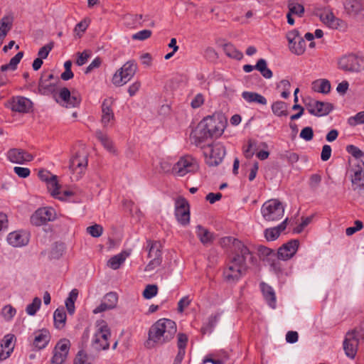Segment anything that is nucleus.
<instances>
[{
  "label": "nucleus",
  "instance_id": "f257e3e1",
  "mask_svg": "<svg viewBox=\"0 0 364 364\" xmlns=\"http://www.w3.org/2000/svg\"><path fill=\"white\" fill-rule=\"evenodd\" d=\"M176 331V324L173 321L161 318L151 326L146 345L148 348L161 346L170 341L174 337Z\"/></svg>",
  "mask_w": 364,
  "mask_h": 364
},
{
  "label": "nucleus",
  "instance_id": "f03ea898",
  "mask_svg": "<svg viewBox=\"0 0 364 364\" xmlns=\"http://www.w3.org/2000/svg\"><path fill=\"white\" fill-rule=\"evenodd\" d=\"M248 258H252V253L250 250L246 254H234L223 272L225 280L230 283H235L244 277L248 268L247 264Z\"/></svg>",
  "mask_w": 364,
  "mask_h": 364
},
{
  "label": "nucleus",
  "instance_id": "7ed1b4c3",
  "mask_svg": "<svg viewBox=\"0 0 364 364\" xmlns=\"http://www.w3.org/2000/svg\"><path fill=\"white\" fill-rule=\"evenodd\" d=\"M348 174L353 191L360 192L364 189V161L362 160L350 161Z\"/></svg>",
  "mask_w": 364,
  "mask_h": 364
},
{
  "label": "nucleus",
  "instance_id": "20e7f679",
  "mask_svg": "<svg viewBox=\"0 0 364 364\" xmlns=\"http://www.w3.org/2000/svg\"><path fill=\"white\" fill-rule=\"evenodd\" d=\"M136 70L137 64L136 62L133 60H129L116 71L112 77V82L115 86H123L132 80Z\"/></svg>",
  "mask_w": 364,
  "mask_h": 364
},
{
  "label": "nucleus",
  "instance_id": "39448f33",
  "mask_svg": "<svg viewBox=\"0 0 364 364\" xmlns=\"http://www.w3.org/2000/svg\"><path fill=\"white\" fill-rule=\"evenodd\" d=\"M338 66L345 72L358 73L364 70V58L352 53L346 55L338 60Z\"/></svg>",
  "mask_w": 364,
  "mask_h": 364
},
{
  "label": "nucleus",
  "instance_id": "423d86ee",
  "mask_svg": "<svg viewBox=\"0 0 364 364\" xmlns=\"http://www.w3.org/2000/svg\"><path fill=\"white\" fill-rule=\"evenodd\" d=\"M110 331L107 323L104 320L96 322V332L92 338V346L98 350H106L109 348L108 339L110 337Z\"/></svg>",
  "mask_w": 364,
  "mask_h": 364
},
{
  "label": "nucleus",
  "instance_id": "0eeeda50",
  "mask_svg": "<svg viewBox=\"0 0 364 364\" xmlns=\"http://www.w3.org/2000/svg\"><path fill=\"white\" fill-rule=\"evenodd\" d=\"M261 213L267 221L280 220L284 213V208L282 203L277 199L266 201L261 208Z\"/></svg>",
  "mask_w": 364,
  "mask_h": 364
},
{
  "label": "nucleus",
  "instance_id": "6e6552de",
  "mask_svg": "<svg viewBox=\"0 0 364 364\" xmlns=\"http://www.w3.org/2000/svg\"><path fill=\"white\" fill-rule=\"evenodd\" d=\"M200 123L211 137L220 136L224 132L225 123L219 116H208Z\"/></svg>",
  "mask_w": 364,
  "mask_h": 364
},
{
  "label": "nucleus",
  "instance_id": "1a4fd4ad",
  "mask_svg": "<svg viewBox=\"0 0 364 364\" xmlns=\"http://www.w3.org/2000/svg\"><path fill=\"white\" fill-rule=\"evenodd\" d=\"M198 168L196 160L187 155L180 158L173 165V173L178 176H184L188 173L195 172Z\"/></svg>",
  "mask_w": 364,
  "mask_h": 364
},
{
  "label": "nucleus",
  "instance_id": "9d476101",
  "mask_svg": "<svg viewBox=\"0 0 364 364\" xmlns=\"http://www.w3.org/2000/svg\"><path fill=\"white\" fill-rule=\"evenodd\" d=\"M57 213L51 207L38 208L31 217V222L36 226H41L49 221H53Z\"/></svg>",
  "mask_w": 364,
  "mask_h": 364
},
{
  "label": "nucleus",
  "instance_id": "9b49d317",
  "mask_svg": "<svg viewBox=\"0 0 364 364\" xmlns=\"http://www.w3.org/2000/svg\"><path fill=\"white\" fill-rule=\"evenodd\" d=\"M56 102L63 107L72 108L79 106L81 97L79 93L74 91L70 92L68 88L63 87L60 90Z\"/></svg>",
  "mask_w": 364,
  "mask_h": 364
},
{
  "label": "nucleus",
  "instance_id": "f8f14e48",
  "mask_svg": "<svg viewBox=\"0 0 364 364\" xmlns=\"http://www.w3.org/2000/svg\"><path fill=\"white\" fill-rule=\"evenodd\" d=\"M343 6L348 17L356 21L364 18V1L363 0H346Z\"/></svg>",
  "mask_w": 364,
  "mask_h": 364
},
{
  "label": "nucleus",
  "instance_id": "ddd939ff",
  "mask_svg": "<svg viewBox=\"0 0 364 364\" xmlns=\"http://www.w3.org/2000/svg\"><path fill=\"white\" fill-rule=\"evenodd\" d=\"M70 350V341L67 339L60 340L53 350L50 364H64Z\"/></svg>",
  "mask_w": 364,
  "mask_h": 364
},
{
  "label": "nucleus",
  "instance_id": "4468645a",
  "mask_svg": "<svg viewBox=\"0 0 364 364\" xmlns=\"http://www.w3.org/2000/svg\"><path fill=\"white\" fill-rule=\"evenodd\" d=\"M50 334L48 329L41 328L35 331L29 337L33 346L38 349H44L50 341Z\"/></svg>",
  "mask_w": 364,
  "mask_h": 364
},
{
  "label": "nucleus",
  "instance_id": "2eb2a0df",
  "mask_svg": "<svg viewBox=\"0 0 364 364\" xmlns=\"http://www.w3.org/2000/svg\"><path fill=\"white\" fill-rule=\"evenodd\" d=\"M175 215L177 221L182 225H187L190 222V208L185 198H180L176 202Z\"/></svg>",
  "mask_w": 364,
  "mask_h": 364
},
{
  "label": "nucleus",
  "instance_id": "dca6fc26",
  "mask_svg": "<svg viewBox=\"0 0 364 364\" xmlns=\"http://www.w3.org/2000/svg\"><path fill=\"white\" fill-rule=\"evenodd\" d=\"M57 82L53 74L43 75L38 83V92L43 95L54 94L57 90Z\"/></svg>",
  "mask_w": 364,
  "mask_h": 364
},
{
  "label": "nucleus",
  "instance_id": "f3484780",
  "mask_svg": "<svg viewBox=\"0 0 364 364\" xmlns=\"http://www.w3.org/2000/svg\"><path fill=\"white\" fill-rule=\"evenodd\" d=\"M87 166L86 155L77 152L70 160L69 168L73 173H76V179H79Z\"/></svg>",
  "mask_w": 364,
  "mask_h": 364
},
{
  "label": "nucleus",
  "instance_id": "a211bd4d",
  "mask_svg": "<svg viewBox=\"0 0 364 364\" xmlns=\"http://www.w3.org/2000/svg\"><path fill=\"white\" fill-rule=\"evenodd\" d=\"M358 342V337L355 331H351L346 333L343 341V349L348 357L350 358H355L357 353Z\"/></svg>",
  "mask_w": 364,
  "mask_h": 364
},
{
  "label": "nucleus",
  "instance_id": "6ab92c4d",
  "mask_svg": "<svg viewBox=\"0 0 364 364\" xmlns=\"http://www.w3.org/2000/svg\"><path fill=\"white\" fill-rule=\"evenodd\" d=\"M114 100L112 98L104 100L102 104L101 123L104 127L112 125L114 122V114L112 109Z\"/></svg>",
  "mask_w": 364,
  "mask_h": 364
},
{
  "label": "nucleus",
  "instance_id": "aec40b11",
  "mask_svg": "<svg viewBox=\"0 0 364 364\" xmlns=\"http://www.w3.org/2000/svg\"><path fill=\"white\" fill-rule=\"evenodd\" d=\"M6 157L9 161L14 164H23L26 162L31 161L33 159V156L21 149H11L7 151Z\"/></svg>",
  "mask_w": 364,
  "mask_h": 364
},
{
  "label": "nucleus",
  "instance_id": "412c9836",
  "mask_svg": "<svg viewBox=\"0 0 364 364\" xmlns=\"http://www.w3.org/2000/svg\"><path fill=\"white\" fill-rule=\"evenodd\" d=\"M220 244L223 247L232 248L233 255L236 253L246 254L248 252V250H250L242 242L232 237H224L221 238Z\"/></svg>",
  "mask_w": 364,
  "mask_h": 364
},
{
  "label": "nucleus",
  "instance_id": "4be33fe9",
  "mask_svg": "<svg viewBox=\"0 0 364 364\" xmlns=\"http://www.w3.org/2000/svg\"><path fill=\"white\" fill-rule=\"evenodd\" d=\"M321 19L331 28L339 29L341 31H346L347 28V23L346 21L336 17L331 11L322 14L321 15Z\"/></svg>",
  "mask_w": 364,
  "mask_h": 364
},
{
  "label": "nucleus",
  "instance_id": "5701e85b",
  "mask_svg": "<svg viewBox=\"0 0 364 364\" xmlns=\"http://www.w3.org/2000/svg\"><path fill=\"white\" fill-rule=\"evenodd\" d=\"M118 296L115 292H109L102 298L101 304L93 310L94 314H99L116 307Z\"/></svg>",
  "mask_w": 364,
  "mask_h": 364
},
{
  "label": "nucleus",
  "instance_id": "b1692460",
  "mask_svg": "<svg viewBox=\"0 0 364 364\" xmlns=\"http://www.w3.org/2000/svg\"><path fill=\"white\" fill-rule=\"evenodd\" d=\"M299 247L298 240H291L279 248L277 255V258L282 260H287L292 257L297 251Z\"/></svg>",
  "mask_w": 364,
  "mask_h": 364
},
{
  "label": "nucleus",
  "instance_id": "393cba45",
  "mask_svg": "<svg viewBox=\"0 0 364 364\" xmlns=\"http://www.w3.org/2000/svg\"><path fill=\"white\" fill-rule=\"evenodd\" d=\"M32 102L24 97L18 96L14 97L10 102L11 110L18 112H28L32 108Z\"/></svg>",
  "mask_w": 364,
  "mask_h": 364
},
{
  "label": "nucleus",
  "instance_id": "a878e982",
  "mask_svg": "<svg viewBox=\"0 0 364 364\" xmlns=\"http://www.w3.org/2000/svg\"><path fill=\"white\" fill-rule=\"evenodd\" d=\"M202 125L203 124L199 123L190 136L191 142L197 146H203L209 138H212Z\"/></svg>",
  "mask_w": 364,
  "mask_h": 364
},
{
  "label": "nucleus",
  "instance_id": "bb28decb",
  "mask_svg": "<svg viewBox=\"0 0 364 364\" xmlns=\"http://www.w3.org/2000/svg\"><path fill=\"white\" fill-rule=\"evenodd\" d=\"M331 103L319 101H313L308 105V110L310 114L316 116H324L332 110Z\"/></svg>",
  "mask_w": 364,
  "mask_h": 364
},
{
  "label": "nucleus",
  "instance_id": "cd10ccee",
  "mask_svg": "<svg viewBox=\"0 0 364 364\" xmlns=\"http://www.w3.org/2000/svg\"><path fill=\"white\" fill-rule=\"evenodd\" d=\"M8 242L14 247H21L29 242V235L24 231H14L7 236Z\"/></svg>",
  "mask_w": 364,
  "mask_h": 364
},
{
  "label": "nucleus",
  "instance_id": "c85d7f7f",
  "mask_svg": "<svg viewBox=\"0 0 364 364\" xmlns=\"http://www.w3.org/2000/svg\"><path fill=\"white\" fill-rule=\"evenodd\" d=\"M226 154L224 146L220 144L213 145L210 148V157L208 164L210 166H217L223 161Z\"/></svg>",
  "mask_w": 364,
  "mask_h": 364
},
{
  "label": "nucleus",
  "instance_id": "c756f323",
  "mask_svg": "<svg viewBox=\"0 0 364 364\" xmlns=\"http://www.w3.org/2000/svg\"><path fill=\"white\" fill-rule=\"evenodd\" d=\"M254 69L259 71L261 75L267 79H269L272 77V72L267 68V61L264 59H259L255 66L252 65H245L243 66V70L245 73H250Z\"/></svg>",
  "mask_w": 364,
  "mask_h": 364
},
{
  "label": "nucleus",
  "instance_id": "7c9ffc66",
  "mask_svg": "<svg viewBox=\"0 0 364 364\" xmlns=\"http://www.w3.org/2000/svg\"><path fill=\"white\" fill-rule=\"evenodd\" d=\"M262 148L264 149H268V144L266 142H261L258 146L255 140L250 139L247 141V145L243 147V154L247 159H251L255 151L259 149Z\"/></svg>",
  "mask_w": 364,
  "mask_h": 364
},
{
  "label": "nucleus",
  "instance_id": "2f4dec72",
  "mask_svg": "<svg viewBox=\"0 0 364 364\" xmlns=\"http://www.w3.org/2000/svg\"><path fill=\"white\" fill-rule=\"evenodd\" d=\"M288 219L286 218L279 225L272 228H267L264 230V237L268 241L275 240L280 235L281 232L287 228Z\"/></svg>",
  "mask_w": 364,
  "mask_h": 364
},
{
  "label": "nucleus",
  "instance_id": "473e14b6",
  "mask_svg": "<svg viewBox=\"0 0 364 364\" xmlns=\"http://www.w3.org/2000/svg\"><path fill=\"white\" fill-rule=\"evenodd\" d=\"M242 97L248 103H255L262 105L267 104V99L257 92L244 91L242 93Z\"/></svg>",
  "mask_w": 364,
  "mask_h": 364
},
{
  "label": "nucleus",
  "instance_id": "72a5a7b5",
  "mask_svg": "<svg viewBox=\"0 0 364 364\" xmlns=\"http://www.w3.org/2000/svg\"><path fill=\"white\" fill-rule=\"evenodd\" d=\"M261 290L265 300L268 304L272 307L274 308L276 304V296L274 289L269 285L262 282L260 284Z\"/></svg>",
  "mask_w": 364,
  "mask_h": 364
},
{
  "label": "nucleus",
  "instance_id": "f704fd0d",
  "mask_svg": "<svg viewBox=\"0 0 364 364\" xmlns=\"http://www.w3.org/2000/svg\"><path fill=\"white\" fill-rule=\"evenodd\" d=\"M95 134L96 137L102 143L105 149H106L110 153H116V149L113 144V142L107 135L103 134L102 132L100 130H97Z\"/></svg>",
  "mask_w": 364,
  "mask_h": 364
},
{
  "label": "nucleus",
  "instance_id": "c9c22d12",
  "mask_svg": "<svg viewBox=\"0 0 364 364\" xmlns=\"http://www.w3.org/2000/svg\"><path fill=\"white\" fill-rule=\"evenodd\" d=\"M196 235L203 245L210 243L213 240V233L200 225H198L196 227Z\"/></svg>",
  "mask_w": 364,
  "mask_h": 364
},
{
  "label": "nucleus",
  "instance_id": "e433bc0d",
  "mask_svg": "<svg viewBox=\"0 0 364 364\" xmlns=\"http://www.w3.org/2000/svg\"><path fill=\"white\" fill-rule=\"evenodd\" d=\"M312 89L315 92L326 94L331 90V84L328 80L319 79L312 83Z\"/></svg>",
  "mask_w": 364,
  "mask_h": 364
},
{
  "label": "nucleus",
  "instance_id": "4c0bfd02",
  "mask_svg": "<svg viewBox=\"0 0 364 364\" xmlns=\"http://www.w3.org/2000/svg\"><path fill=\"white\" fill-rule=\"evenodd\" d=\"M141 14H127L124 17V23L129 27H138L143 25Z\"/></svg>",
  "mask_w": 364,
  "mask_h": 364
},
{
  "label": "nucleus",
  "instance_id": "58836bf2",
  "mask_svg": "<svg viewBox=\"0 0 364 364\" xmlns=\"http://www.w3.org/2000/svg\"><path fill=\"white\" fill-rule=\"evenodd\" d=\"M55 328L60 329L64 327L66 321V314L63 308L57 309L53 314Z\"/></svg>",
  "mask_w": 364,
  "mask_h": 364
},
{
  "label": "nucleus",
  "instance_id": "ea45409f",
  "mask_svg": "<svg viewBox=\"0 0 364 364\" xmlns=\"http://www.w3.org/2000/svg\"><path fill=\"white\" fill-rule=\"evenodd\" d=\"M47 188L51 196L60 200H64V197L60 196V186L58 184L57 176H53L49 181L46 183Z\"/></svg>",
  "mask_w": 364,
  "mask_h": 364
},
{
  "label": "nucleus",
  "instance_id": "a19ab883",
  "mask_svg": "<svg viewBox=\"0 0 364 364\" xmlns=\"http://www.w3.org/2000/svg\"><path fill=\"white\" fill-rule=\"evenodd\" d=\"M128 254L126 252H121L112 257L108 261V266L112 269H117L122 264L124 263Z\"/></svg>",
  "mask_w": 364,
  "mask_h": 364
},
{
  "label": "nucleus",
  "instance_id": "79ce46f5",
  "mask_svg": "<svg viewBox=\"0 0 364 364\" xmlns=\"http://www.w3.org/2000/svg\"><path fill=\"white\" fill-rule=\"evenodd\" d=\"M225 53L230 58L241 60L243 57L242 52L239 51L232 44L226 43L223 46Z\"/></svg>",
  "mask_w": 364,
  "mask_h": 364
},
{
  "label": "nucleus",
  "instance_id": "37998d69",
  "mask_svg": "<svg viewBox=\"0 0 364 364\" xmlns=\"http://www.w3.org/2000/svg\"><path fill=\"white\" fill-rule=\"evenodd\" d=\"M289 48L290 51L297 55H302L306 49L305 41L301 38L296 40L291 45H289Z\"/></svg>",
  "mask_w": 364,
  "mask_h": 364
},
{
  "label": "nucleus",
  "instance_id": "c03bdc74",
  "mask_svg": "<svg viewBox=\"0 0 364 364\" xmlns=\"http://www.w3.org/2000/svg\"><path fill=\"white\" fill-rule=\"evenodd\" d=\"M272 110L278 117L287 116L288 114L287 105L282 101L274 102L272 105Z\"/></svg>",
  "mask_w": 364,
  "mask_h": 364
},
{
  "label": "nucleus",
  "instance_id": "a18cd8bd",
  "mask_svg": "<svg viewBox=\"0 0 364 364\" xmlns=\"http://www.w3.org/2000/svg\"><path fill=\"white\" fill-rule=\"evenodd\" d=\"M149 258H161V245L159 242H148Z\"/></svg>",
  "mask_w": 364,
  "mask_h": 364
},
{
  "label": "nucleus",
  "instance_id": "49530a36",
  "mask_svg": "<svg viewBox=\"0 0 364 364\" xmlns=\"http://www.w3.org/2000/svg\"><path fill=\"white\" fill-rule=\"evenodd\" d=\"M23 56V52H18L15 56H14L9 61L8 64H5L1 65V71H6L8 70H14L16 69L17 65L21 61V58Z\"/></svg>",
  "mask_w": 364,
  "mask_h": 364
},
{
  "label": "nucleus",
  "instance_id": "de8ad7c7",
  "mask_svg": "<svg viewBox=\"0 0 364 364\" xmlns=\"http://www.w3.org/2000/svg\"><path fill=\"white\" fill-rule=\"evenodd\" d=\"M41 305V300L38 297H35L31 304L26 308V312L29 316H34L38 311Z\"/></svg>",
  "mask_w": 364,
  "mask_h": 364
},
{
  "label": "nucleus",
  "instance_id": "09e8293b",
  "mask_svg": "<svg viewBox=\"0 0 364 364\" xmlns=\"http://www.w3.org/2000/svg\"><path fill=\"white\" fill-rule=\"evenodd\" d=\"M16 314V310L11 305L8 304L4 306L1 311V314L5 321H9L12 320Z\"/></svg>",
  "mask_w": 364,
  "mask_h": 364
},
{
  "label": "nucleus",
  "instance_id": "8fccbe9b",
  "mask_svg": "<svg viewBox=\"0 0 364 364\" xmlns=\"http://www.w3.org/2000/svg\"><path fill=\"white\" fill-rule=\"evenodd\" d=\"M289 12L291 14H296L299 16L304 12V8L301 4L289 1L288 4Z\"/></svg>",
  "mask_w": 364,
  "mask_h": 364
},
{
  "label": "nucleus",
  "instance_id": "3c124183",
  "mask_svg": "<svg viewBox=\"0 0 364 364\" xmlns=\"http://www.w3.org/2000/svg\"><path fill=\"white\" fill-rule=\"evenodd\" d=\"M14 336L11 334L6 335L4 338L0 342V344H2V347L4 348L5 350L9 351L10 353H12L14 346L13 344Z\"/></svg>",
  "mask_w": 364,
  "mask_h": 364
},
{
  "label": "nucleus",
  "instance_id": "603ef678",
  "mask_svg": "<svg viewBox=\"0 0 364 364\" xmlns=\"http://www.w3.org/2000/svg\"><path fill=\"white\" fill-rule=\"evenodd\" d=\"M158 293V287L156 284H148L143 291V296L146 299H150L155 296Z\"/></svg>",
  "mask_w": 364,
  "mask_h": 364
},
{
  "label": "nucleus",
  "instance_id": "864d4df0",
  "mask_svg": "<svg viewBox=\"0 0 364 364\" xmlns=\"http://www.w3.org/2000/svg\"><path fill=\"white\" fill-rule=\"evenodd\" d=\"M258 251L261 257H267L269 260H274L277 257V254L272 249L267 247L260 246Z\"/></svg>",
  "mask_w": 364,
  "mask_h": 364
},
{
  "label": "nucleus",
  "instance_id": "5fc2aeb1",
  "mask_svg": "<svg viewBox=\"0 0 364 364\" xmlns=\"http://www.w3.org/2000/svg\"><path fill=\"white\" fill-rule=\"evenodd\" d=\"M346 151L355 158L354 160H360L364 156V152L354 145H348Z\"/></svg>",
  "mask_w": 364,
  "mask_h": 364
},
{
  "label": "nucleus",
  "instance_id": "6e6d98bb",
  "mask_svg": "<svg viewBox=\"0 0 364 364\" xmlns=\"http://www.w3.org/2000/svg\"><path fill=\"white\" fill-rule=\"evenodd\" d=\"M87 232L94 237H99L103 232V228L100 225H93L87 228Z\"/></svg>",
  "mask_w": 364,
  "mask_h": 364
},
{
  "label": "nucleus",
  "instance_id": "4d7b16f0",
  "mask_svg": "<svg viewBox=\"0 0 364 364\" xmlns=\"http://www.w3.org/2000/svg\"><path fill=\"white\" fill-rule=\"evenodd\" d=\"M53 46L54 43L53 42H50L41 48L38 52V58L41 59H46L48 57L49 53L53 49Z\"/></svg>",
  "mask_w": 364,
  "mask_h": 364
},
{
  "label": "nucleus",
  "instance_id": "13d9d810",
  "mask_svg": "<svg viewBox=\"0 0 364 364\" xmlns=\"http://www.w3.org/2000/svg\"><path fill=\"white\" fill-rule=\"evenodd\" d=\"M11 28V22L9 17H3L0 20V31H1L2 34H6Z\"/></svg>",
  "mask_w": 364,
  "mask_h": 364
},
{
  "label": "nucleus",
  "instance_id": "bf43d9fd",
  "mask_svg": "<svg viewBox=\"0 0 364 364\" xmlns=\"http://www.w3.org/2000/svg\"><path fill=\"white\" fill-rule=\"evenodd\" d=\"M151 31L148 29H144L140 31L132 36V39L137 41H144L148 39L151 36Z\"/></svg>",
  "mask_w": 364,
  "mask_h": 364
},
{
  "label": "nucleus",
  "instance_id": "052dcab7",
  "mask_svg": "<svg viewBox=\"0 0 364 364\" xmlns=\"http://www.w3.org/2000/svg\"><path fill=\"white\" fill-rule=\"evenodd\" d=\"M90 57V52L88 50H84L82 53H77V58L76 60V64L78 66L85 65L89 58Z\"/></svg>",
  "mask_w": 364,
  "mask_h": 364
},
{
  "label": "nucleus",
  "instance_id": "680f3d73",
  "mask_svg": "<svg viewBox=\"0 0 364 364\" xmlns=\"http://www.w3.org/2000/svg\"><path fill=\"white\" fill-rule=\"evenodd\" d=\"M300 137L305 141H311L314 137V131L311 127H304L300 132Z\"/></svg>",
  "mask_w": 364,
  "mask_h": 364
},
{
  "label": "nucleus",
  "instance_id": "e2e57ef3",
  "mask_svg": "<svg viewBox=\"0 0 364 364\" xmlns=\"http://www.w3.org/2000/svg\"><path fill=\"white\" fill-rule=\"evenodd\" d=\"M363 228V224L360 220H355L354 223V226L349 227L346 230V234L348 236H350L355 233L356 232L360 230Z\"/></svg>",
  "mask_w": 364,
  "mask_h": 364
},
{
  "label": "nucleus",
  "instance_id": "0e129e2a",
  "mask_svg": "<svg viewBox=\"0 0 364 364\" xmlns=\"http://www.w3.org/2000/svg\"><path fill=\"white\" fill-rule=\"evenodd\" d=\"M14 171L18 177L23 178H27L31 173L29 168L21 166H15Z\"/></svg>",
  "mask_w": 364,
  "mask_h": 364
},
{
  "label": "nucleus",
  "instance_id": "69168bd1",
  "mask_svg": "<svg viewBox=\"0 0 364 364\" xmlns=\"http://www.w3.org/2000/svg\"><path fill=\"white\" fill-rule=\"evenodd\" d=\"M151 260L145 267L144 271L151 272L159 267L161 263V258H150Z\"/></svg>",
  "mask_w": 364,
  "mask_h": 364
},
{
  "label": "nucleus",
  "instance_id": "338daca9",
  "mask_svg": "<svg viewBox=\"0 0 364 364\" xmlns=\"http://www.w3.org/2000/svg\"><path fill=\"white\" fill-rule=\"evenodd\" d=\"M204 103V97L202 94H197L191 102V106L193 109L200 107Z\"/></svg>",
  "mask_w": 364,
  "mask_h": 364
},
{
  "label": "nucleus",
  "instance_id": "774afa93",
  "mask_svg": "<svg viewBox=\"0 0 364 364\" xmlns=\"http://www.w3.org/2000/svg\"><path fill=\"white\" fill-rule=\"evenodd\" d=\"M349 123L352 125L364 123V111L358 112L353 117L350 118Z\"/></svg>",
  "mask_w": 364,
  "mask_h": 364
}]
</instances>
